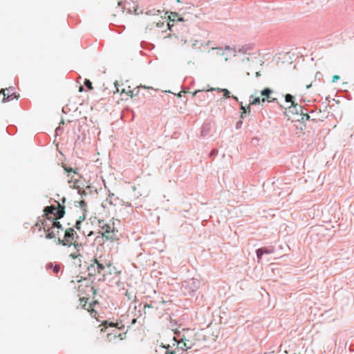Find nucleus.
Masks as SVG:
<instances>
[{"label":"nucleus","mask_w":354,"mask_h":354,"mask_svg":"<svg viewBox=\"0 0 354 354\" xmlns=\"http://www.w3.org/2000/svg\"><path fill=\"white\" fill-rule=\"evenodd\" d=\"M261 75L260 72H256V77H258Z\"/></svg>","instance_id":"obj_47"},{"label":"nucleus","mask_w":354,"mask_h":354,"mask_svg":"<svg viewBox=\"0 0 354 354\" xmlns=\"http://www.w3.org/2000/svg\"><path fill=\"white\" fill-rule=\"evenodd\" d=\"M66 201V198L65 197H62V199H61V201H62V205H64V204L65 203Z\"/></svg>","instance_id":"obj_42"},{"label":"nucleus","mask_w":354,"mask_h":354,"mask_svg":"<svg viewBox=\"0 0 354 354\" xmlns=\"http://www.w3.org/2000/svg\"><path fill=\"white\" fill-rule=\"evenodd\" d=\"M145 13H146V15H158L161 13V11L160 10H156V9L150 10V9L147 8Z\"/></svg>","instance_id":"obj_22"},{"label":"nucleus","mask_w":354,"mask_h":354,"mask_svg":"<svg viewBox=\"0 0 354 354\" xmlns=\"http://www.w3.org/2000/svg\"><path fill=\"white\" fill-rule=\"evenodd\" d=\"M55 202L57 203V206L50 205L44 207V216L49 220V218L55 217L56 220L60 219L64 217L65 214V206L62 205L61 203L57 201Z\"/></svg>","instance_id":"obj_2"},{"label":"nucleus","mask_w":354,"mask_h":354,"mask_svg":"<svg viewBox=\"0 0 354 354\" xmlns=\"http://www.w3.org/2000/svg\"><path fill=\"white\" fill-rule=\"evenodd\" d=\"M118 200V197H115L114 194L109 193V196L106 198V202H108L111 205H115L116 203H115V201Z\"/></svg>","instance_id":"obj_18"},{"label":"nucleus","mask_w":354,"mask_h":354,"mask_svg":"<svg viewBox=\"0 0 354 354\" xmlns=\"http://www.w3.org/2000/svg\"><path fill=\"white\" fill-rule=\"evenodd\" d=\"M241 109L242 110V113L241 115V118H243L244 114L249 113L250 112V106H248L247 108L243 106L242 102L241 103Z\"/></svg>","instance_id":"obj_21"},{"label":"nucleus","mask_w":354,"mask_h":354,"mask_svg":"<svg viewBox=\"0 0 354 354\" xmlns=\"http://www.w3.org/2000/svg\"><path fill=\"white\" fill-rule=\"evenodd\" d=\"M201 285L199 280L196 279H190L184 281L182 285L181 289L185 295L192 296L196 292Z\"/></svg>","instance_id":"obj_4"},{"label":"nucleus","mask_w":354,"mask_h":354,"mask_svg":"<svg viewBox=\"0 0 354 354\" xmlns=\"http://www.w3.org/2000/svg\"><path fill=\"white\" fill-rule=\"evenodd\" d=\"M35 226H36V227H39V230H41V225H40V224H39V222H37V223L35 224Z\"/></svg>","instance_id":"obj_43"},{"label":"nucleus","mask_w":354,"mask_h":354,"mask_svg":"<svg viewBox=\"0 0 354 354\" xmlns=\"http://www.w3.org/2000/svg\"><path fill=\"white\" fill-rule=\"evenodd\" d=\"M301 109H303L301 107ZM290 111H292V112H295V113L297 114H299V112H301L302 111V109H300L298 106L297 108H291V109H290Z\"/></svg>","instance_id":"obj_35"},{"label":"nucleus","mask_w":354,"mask_h":354,"mask_svg":"<svg viewBox=\"0 0 354 354\" xmlns=\"http://www.w3.org/2000/svg\"><path fill=\"white\" fill-rule=\"evenodd\" d=\"M109 326L111 327H116L120 328L119 327V323H114L113 322H109Z\"/></svg>","instance_id":"obj_38"},{"label":"nucleus","mask_w":354,"mask_h":354,"mask_svg":"<svg viewBox=\"0 0 354 354\" xmlns=\"http://www.w3.org/2000/svg\"><path fill=\"white\" fill-rule=\"evenodd\" d=\"M209 88L208 89H205V88H203L202 90H196L194 92L192 93V96L194 97V96H196V97L198 99V101L201 102L203 100H205L206 99L209 98V96L207 93H201V92H208L207 90H209Z\"/></svg>","instance_id":"obj_10"},{"label":"nucleus","mask_w":354,"mask_h":354,"mask_svg":"<svg viewBox=\"0 0 354 354\" xmlns=\"http://www.w3.org/2000/svg\"><path fill=\"white\" fill-rule=\"evenodd\" d=\"M93 260L95 263L96 270H97V272H98V274L103 273V277H105L106 266H107V267H109V266L107 264L104 265L97 258H94Z\"/></svg>","instance_id":"obj_11"},{"label":"nucleus","mask_w":354,"mask_h":354,"mask_svg":"<svg viewBox=\"0 0 354 354\" xmlns=\"http://www.w3.org/2000/svg\"><path fill=\"white\" fill-rule=\"evenodd\" d=\"M301 118V120H310V115L308 113H304L302 111L300 113Z\"/></svg>","instance_id":"obj_31"},{"label":"nucleus","mask_w":354,"mask_h":354,"mask_svg":"<svg viewBox=\"0 0 354 354\" xmlns=\"http://www.w3.org/2000/svg\"><path fill=\"white\" fill-rule=\"evenodd\" d=\"M7 91L8 93H6V95H10L11 93H10V91H9V89H6L5 91Z\"/></svg>","instance_id":"obj_48"},{"label":"nucleus","mask_w":354,"mask_h":354,"mask_svg":"<svg viewBox=\"0 0 354 354\" xmlns=\"http://www.w3.org/2000/svg\"><path fill=\"white\" fill-rule=\"evenodd\" d=\"M217 153H218V150L216 149H214L211 151L209 156V157H212V156L217 155Z\"/></svg>","instance_id":"obj_36"},{"label":"nucleus","mask_w":354,"mask_h":354,"mask_svg":"<svg viewBox=\"0 0 354 354\" xmlns=\"http://www.w3.org/2000/svg\"><path fill=\"white\" fill-rule=\"evenodd\" d=\"M232 99H234L235 101H236V102L238 101V97H236V96H234V95H232Z\"/></svg>","instance_id":"obj_45"},{"label":"nucleus","mask_w":354,"mask_h":354,"mask_svg":"<svg viewBox=\"0 0 354 354\" xmlns=\"http://www.w3.org/2000/svg\"><path fill=\"white\" fill-rule=\"evenodd\" d=\"M256 253H257L258 261H260L262 256L263 255V254L262 253V250L259 248L256 250Z\"/></svg>","instance_id":"obj_34"},{"label":"nucleus","mask_w":354,"mask_h":354,"mask_svg":"<svg viewBox=\"0 0 354 354\" xmlns=\"http://www.w3.org/2000/svg\"><path fill=\"white\" fill-rule=\"evenodd\" d=\"M79 204H80V207L82 208V209L84 211V212H86V203L82 200L81 201L79 202Z\"/></svg>","instance_id":"obj_32"},{"label":"nucleus","mask_w":354,"mask_h":354,"mask_svg":"<svg viewBox=\"0 0 354 354\" xmlns=\"http://www.w3.org/2000/svg\"><path fill=\"white\" fill-rule=\"evenodd\" d=\"M136 319H133L132 320V324H135V323H136Z\"/></svg>","instance_id":"obj_51"},{"label":"nucleus","mask_w":354,"mask_h":354,"mask_svg":"<svg viewBox=\"0 0 354 354\" xmlns=\"http://www.w3.org/2000/svg\"><path fill=\"white\" fill-rule=\"evenodd\" d=\"M92 234H93V232H91L88 234V236H91Z\"/></svg>","instance_id":"obj_53"},{"label":"nucleus","mask_w":354,"mask_h":354,"mask_svg":"<svg viewBox=\"0 0 354 354\" xmlns=\"http://www.w3.org/2000/svg\"><path fill=\"white\" fill-rule=\"evenodd\" d=\"M50 223H52L51 228H57L58 230H63L62 225L60 222L55 219V217L49 218Z\"/></svg>","instance_id":"obj_16"},{"label":"nucleus","mask_w":354,"mask_h":354,"mask_svg":"<svg viewBox=\"0 0 354 354\" xmlns=\"http://www.w3.org/2000/svg\"><path fill=\"white\" fill-rule=\"evenodd\" d=\"M84 219H85V216H84V217L82 219L77 220L76 221L75 225V227L76 229H77V230L80 229V225L82 224V222Z\"/></svg>","instance_id":"obj_33"},{"label":"nucleus","mask_w":354,"mask_h":354,"mask_svg":"<svg viewBox=\"0 0 354 354\" xmlns=\"http://www.w3.org/2000/svg\"><path fill=\"white\" fill-rule=\"evenodd\" d=\"M260 250H262V253L264 254H272L274 252V249L273 247H270V248H259Z\"/></svg>","instance_id":"obj_23"},{"label":"nucleus","mask_w":354,"mask_h":354,"mask_svg":"<svg viewBox=\"0 0 354 354\" xmlns=\"http://www.w3.org/2000/svg\"><path fill=\"white\" fill-rule=\"evenodd\" d=\"M83 90H84V88H83V86H81L80 87L79 91H82Z\"/></svg>","instance_id":"obj_49"},{"label":"nucleus","mask_w":354,"mask_h":354,"mask_svg":"<svg viewBox=\"0 0 354 354\" xmlns=\"http://www.w3.org/2000/svg\"><path fill=\"white\" fill-rule=\"evenodd\" d=\"M340 79V77L337 75H335L333 76L332 77V82L333 83H335L336 82L337 80H339Z\"/></svg>","instance_id":"obj_37"},{"label":"nucleus","mask_w":354,"mask_h":354,"mask_svg":"<svg viewBox=\"0 0 354 354\" xmlns=\"http://www.w3.org/2000/svg\"><path fill=\"white\" fill-rule=\"evenodd\" d=\"M294 96L292 95L291 94H286L285 95V101L286 102H290L291 103V106H289V109H291V108H297V106L301 109V105H299L298 104L295 103V101H294Z\"/></svg>","instance_id":"obj_12"},{"label":"nucleus","mask_w":354,"mask_h":354,"mask_svg":"<svg viewBox=\"0 0 354 354\" xmlns=\"http://www.w3.org/2000/svg\"><path fill=\"white\" fill-rule=\"evenodd\" d=\"M163 25H164V23H160V22H158V23H156V27H158V28H160V27H162Z\"/></svg>","instance_id":"obj_41"},{"label":"nucleus","mask_w":354,"mask_h":354,"mask_svg":"<svg viewBox=\"0 0 354 354\" xmlns=\"http://www.w3.org/2000/svg\"><path fill=\"white\" fill-rule=\"evenodd\" d=\"M87 271L88 276L90 277L95 276L97 274H98V272L96 270V266L93 259L91 261V263L87 268Z\"/></svg>","instance_id":"obj_14"},{"label":"nucleus","mask_w":354,"mask_h":354,"mask_svg":"<svg viewBox=\"0 0 354 354\" xmlns=\"http://www.w3.org/2000/svg\"><path fill=\"white\" fill-rule=\"evenodd\" d=\"M253 45L252 44H245L239 48H234L233 49L234 53V56L236 55L237 53H242V54H250V51L252 50Z\"/></svg>","instance_id":"obj_9"},{"label":"nucleus","mask_w":354,"mask_h":354,"mask_svg":"<svg viewBox=\"0 0 354 354\" xmlns=\"http://www.w3.org/2000/svg\"><path fill=\"white\" fill-rule=\"evenodd\" d=\"M153 308V306L152 304V303L151 304H145L144 305V310H145L146 308Z\"/></svg>","instance_id":"obj_39"},{"label":"nucleus","mask_w":354,"mask_h":354,"mask_svg":"<svg viewBox=\"0 0 354 354\" xmlns=\"http://www.w3.org/2000/svg\"><path fill=\"white\" fill-rule=\"evenodd\" d=\"M46 270H53L55 274H57L60 271V266L59 264H54L52 262H49L46 266Z\"/></svg>","instance_id":"obj_15"},{"label":"nucleus","mask_w":354,"mask_h":354,"mask_svg":"<svg viewBox=\"0 0 354 354\" xmlns=\"http://www.w3.org/2000/svg\"><path fill=\"white\" fill-rule=\"evenodd\" d=\"M243 124V121L241 120H239L236 124V128L238 129H240L241 127Z\"/></svg>","instance_id":"obj_40"},{"label":"nucleus","mask_w":354,"mask_h":354,"mask_svg":"<svg viewBox=\"0 0 354 354\" xmlns=\"http://www.w3.org/2000/svg\"><path fill=\"white\" fill-rule=\"evenodd\" d=\"M84 84L88 89H89V90L93 89L92 82L89 80L85 79L84 82Z\"/></svg>","instance_id":"obj_26"},{"label":"nucleus","mask_w":354,"mask_h":354,"mask_svg":"<svg viewBox=\"0 0 354 354\" xmlns=\"http://www.w3.org/2000/svg\"><path fill=\"white\" fill-rule=\"evenodd\" d=\"M46 232V239H54L57 234L53 231H50V230L48 232Z\"/></svg>","instance_id":"obj_25"},{"label":"nucleus","mask_w":354,"mask_h":354,"mask_svg":"<svg viewBox=\"0 0 354 354\" xmlns=\"http://www.w3.org/2000/svg\"><path fill=\"white\" fill-rule=\"evenodd\" d=\"M204 129H205V127H203L202 131H201V133H202L203 136L205 135V133H204Z\"/></svg>","instance_id":"obj_46"},{"label":"nucleus","mask_w":354,"mask_h":354,"mask_svg":"<svg viewBox=\"0 0 354 354\" xmlns=\"http://www.w3.org/2000/svg\"><path fill=\"white\" fill-rule=\"evenodd\" d=\"M81 254L80 252H72L71 253V254L69 255V257L73 259H75L77 258H78L79 257H81Z\"/></svg>","instance_id":"obj_30"},{"label":"nucleus","mask_w":354,"mask_h":354,"mask_svg":"<svg viewBox=\"0 0 354 354\" xmlns=\"http://www.w3.org/2000/svg\"><path fill=\"white\" fill-rule=\"evenodd\" d=\"M3 102H9L13 99V95L14 93H12L10 95H6L5 93V90H3Z\"/></svg>","instance_id":"obj_24"},{"label":"nucleus","mask_w":354,"mask_h":354,"mask_svg":"<svg viewBox=\"0 0 354 354\" xmlns=\"http://www.w3.org/2000/svg\"><path fill=\"white\" fill-rule=\"evenodd\" d=\"M311 86H312V84H310L307 85V86H306V88H310Z\"/></svg>","instance_id":"obj_50"},{"label":"nucleus","mask_w":354,"mask_h":354,"mask_svg":"<svg viewBox=\"0 0 354 354\" xmlns=\"http://www.w3.org/2000/svg\"><path fill=\"white\" fill-rule=\"evenodd\" d=\"M272 93L273 91L271 90L270 88H266L263 90H262L261 94L262 96H264V97L261 100V102H264L266 101H268L270 102H277V98L272 97V96H270V94Z\"/></svg>","instance_id":"obj_8"},{"label":"nucleus","mask_w":354,"mask_h":354,"mask_svg":"<svg viewBox=\"0 0 354 354\" xmlns=\"http://www.w3.org/2000/svg\"><path fill=\"white\" fill-rule=\"evenodd\" d=\"M261 102V100H260V97H254L252 100H250V104H252V105H257V104H259Z\"/></svg>","instance_id":"obj_27"},{"label":"nucleus","mask_w":354,"mask_h":354,"mask_svg":"<svg viewBox=\"0 0 354 354\" xmlns=\"http://www.w3.org/2000/svg\"><path fill=\"white\" fill-rule=\"evenodd\" d=\"M138 0H131V3L125 1L124 5L122 6V2L121 1H118V6H121L122 9V12H124L127 10V12L129 14H135L136 15L139 14H142L143 12L142 10H140L138 7Z\"/></svg>","instance_id":"obj_5"},{"label":"nucleus","mask_w":354,"mask_h":354,"mask_svg":"<svg viewBox=\"0 0 354 354\" xmlns=\"http://www.w3.org/2000/svg\"><path fill=\"white\" fill-rule=\"evenodd\" d=\"M79 194H81V195H83V194L84 195H86V192L85 191H84V190L82 191L81 189H80V193H79Z\"/></svg>","instance_id":"obj_44"},{"label":"nucleus","mask_w":354,"mask_h":354,"mask_svg":"<svg viewBox=\"0 0 354 354\" xmlns=\"http://www.w3.org/2000/svg\"><path fill=\"white\" fill-rule=\"evenodd\" d=\"M80 283L78 286V292L81 294L89 295L91 292L94 291V288L90 284V282L86 279H80L77 281Z\"/></svg>","instance_id":"obj_7"},{"label":"nucleus","mask_w":354,"mask_h":354,"mask_svg":"<svg viewBox=\"0 0 354 354\" xmlns=\"http://www.w3.org/2000/svg\"><path fill=\"white\" fill-rule=\"evenodd\" d=\"M166 348L167 351L165 354H177L178 351L180 350L185 351L190 348V346H187L186 342H183V339L181 340H178L175 337H173L172 344H167V346H164Z\"/></svg>","instance_id":"obj_3"},{"label":"nucleus","mask_w":354,"mask_h":354,"mask_svg":"<svg viewBox=\"0 0 354 354\" xmlns=\"http://www.w3.org/2000/svg\"><path fill=\"white\" fill-rule=\"evenodd\" d=\"M140 88H146V89H149V90H154V88L151 86H144V85H140L139 86H138L137 88H134L133 90H130L127 92V94L130 96V97H133V95H138V93H139V89Z\"/></svg>","instance_id":"obj_13"},{"label":"nucleus","mask_w":354,"mask_h":354,"mask_svg":"<svg viewBox=\"0 0 354 354\" xmlns=\"http://www.w3.org/2000/svg\"><path fill=\"white\" fill-rule=\"evenodd\" d=\"M73 245H74V248L76 250V252H80V249H82V243H78L75 241H73Z\"/></svg>","instance_id":"obj_28"},{"label":"nucleus","mask_w":354,"mask_h":354,"mask_svg":"<svg viewBox=\"0 0 354 354\" xmlns=\"http://www.w3.org/2000/svg\"><path fill=\"white\" fill-rule=\"evenodd\" d=\"M97 226L100 229V233L106 240L113 241L115 239V230L114 223H107L104 220L99 219Z\"/></svg>","instance_id":"obj_1"},{"label":"nucleus","mask_w":354,"mask_h":354,"mask_svg":"<svg viewBox=\"0 0 354 354\" xmlns=\"http://www.w3.org/2000/svg\"><path fill=\"white\" fill-rule=\"evenodd\" d=\"M225 49H227V50H230V49H231V48H230V46H226V47H225Z\"/></svg>","instance_id":"obj_52"},{"label":"nucleus","mask_w":354,"mask_h":354,"mask_svg":"<svg viewBox=\"0 0 354 354\" xmlns=\"http://www.w3.org/2000/svg\"><path fill=\"white\" fill-rule=\"evenodd\" d=\"M63 168H64V169L67 173L73 172L74 174H77V172L76 171V170H74L72 167H67V166H66V165H64V166H63Z\"/></svg>","instance_id":"obj_29"},{"label":"nucleus","mask_w":354,"mask_h":354,"mask_svg":"<svg viewBox=\"0 0 354 354\" xmlns=\"http://www.w3.org/2000/svg\"><path fill=\"white\" fill-rule=\"evenodd\" d=\"M73 183V187L78 189V193H80V180L77 179H73V177L68 180V183Z\"/></svg>","instance_id":"obj_20"},{"label":"nucleus","mask_w":354,"mask_h":354,"mask_svg":"<svg viewBox=\"0 0 354 354\" xmlns=\"http://www.w3.org/2000/svg\"><path fill=\"white\" fill-rule=\"evenodd\" d=\"M207 91H216L218 93H223V95L224 97H230V92L226 89V88H211L209 90H207Z\"/></svg>","instance_id":"obj_17"},{"label":"nucleus","mask_w":354,"mask_h":354,"mask_svg":"<svg viewBox=\"0 0 354 354\" xmlns=\"http://www.w3.org/2000/svg\"><path fill=\"white\" fill-rule=\"evenodd\" d=\"M48 221L50 222V221L48 220L47 218L44 219L41 221V225H42V227H43L44 232H48L51 228V227H50V224L48 223Z\"/></svg>","instance_id":"obj_19"},{"label":"nucleus","mask_w":354,"mask_h":354,"mask_svg":"<svg viewBox=\"0 0 354 354\" xmlns=\"http://www.w3.org/2000/svg\"><path fill=\"white\" fill-rule=\"evenodd\" d=\"M75 236L77 238L78 237L74 229L72 227H69L65 230L64 236L63 239L58 238V242L59 243L64 246L70 247L73 245V241H75Z\"/></svg>","instance_id":"obj_6"}]
</instances>
